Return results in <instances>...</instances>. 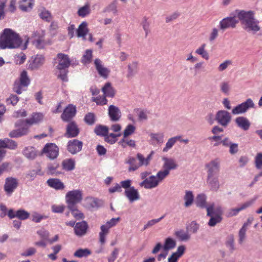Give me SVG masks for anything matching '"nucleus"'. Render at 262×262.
I'll return each instance as SVG.
<instances>
[{
	"instance_id": "obj_44",
	"label": "nucleus",
	"mask_w": 262,
	"mask_h": 262,
	"mask_svg": "<svg viewBox=\"0 0 262 262\" xmlns=\"http://www.w3.org/2000/svg\"><path fill=\"white\" fill-rule=\"evenodd\" d=\"M91 251L89 249H79L74 253L73 255L76 257L81 258L83 257H87L91 255Z\"/></svg>"
},
{
	"instance_id": "obj_37",
	"label": "nucleus",
	"mask_w": 262,
	"mask_h": 262,
	"mask_svg": "<svg viewBox=\"0 0 262 262\" xmlns=\"http://www.w3.org/2000/svg\"><path fill=\"white\" fill-rule=\"evenodd\" d=\"M102 91L105 97H113L115 96V90L111 85L110 82H107L105 84L102 89Z\"/></svg>"
},
{
	"instance_id": "obj_53",
	"label": "nucleus",
	"mask_w": 262,
	"mask_h": 262,
	"mask_svg": "<svg viewBox=\"0 0 262 262\" xmlns=\"http://www.w3.org/2000/svg\"><path fill=\"white\" fill-rule=\"evenodd\" d=\"M45 57L42 55H37L33 60L32 66L37 68L43 64Z\"/></svg>"
},
{
	"instance_id": "obj_23",
	"label": "nucleus",
	"mask_w": 262,
	"mask_h": 262,
	"mask_svg": "<svg viewBox=\"0 0 262 262\" xmlns=\"http://www.w3.org/2000/svg\"><path fill=\"white\" fill-rule=\"evenodd\" d=\"M18 128L11 131L9 134L10 138H19L26 135L29 133V126L26 125H21L18 127Z\"/></svg>"
},
{
	"instance_id": "obj_19",
	"label": "nucleus",
	"mask_w": 262,
	"mask_h": 262,
	"mask_svg": "<svg viewBox=\"0 0 262 262\" xmlns=\"http://www.w3.org/2000/svg\"><path fill=\"white\" fill-rule=\"evenodd\" d=\"M108 114L111 121L117 122L120 120L121 117V112L118 107L111 105L108 108Z\"/></svg>"
},
{
	"instance_id": "obj_3",
	"label": "nucleus",
	"mask_w": 262,
	"mask_h": 262,
	"mask_svg": "<svg viewBox=\"0 0 262 262\" xmlns=\"http://www.w3.org/2000/svg\"><path fill=\"white\" fill-rule=\"evenodd\" d=\"M222 214L223 211L221 207H219L215 209L213 204L208 205L207 207V215L210 217L208 223V225L214 227L221 222L223 219Z\"/></svg>"
},
{
	"instance_id": "obj_34",
	"label": "nucleus",
	"mask_w": 262,
	"mask_h": 262,
	"mask_svg": "<svg viewBox=\"0 0 262 262\" xmlns=\"http://www.w3.org/2000/svg\"><path fill=\"white\" fill-rule=\"evenodd\" d=\"M127 74L126 76L127 78H130L133 77L138 71V63L137 62L133 61L129 63L127 66Z\"/></svg>"
},
{
	"instance_id": "obj_61",
	"label": "nucleus",
	"mask_w": 262,
	"mask_h": 262,
	"mask_svg": "<svg viewBox=\"0 0 262 262\" xmlns=\"http://www.w3.org/2000/svg\"><path fill=\"white\" fill-rule=\"evenodd\" d=\"M39 16L42 19H44L48 22L50 21L52 19L51 14L47 10L42 11L39 14Z\"/></svg>"
},
{
	"instance_id": "obj_64",
	"label": "nucleus",
	"mask_w": 262,
	"mask_h": 262,
	"mask_svg": "<svg viewBox=\"0 0 262 262\" xmlns=\"http://www.w3.org/2000/svg\"><path fill=\"white\" fill-rule=\"evenodd\" d=\"M19 100V98L15 95H11L9 98H8L6 100V102L7 104H11L12 105L14 106L16 105Z\"/></svg>"
},
{
	"instance_id": "obj_40",
	"label": "nucleus",
	"mask_w": 262,
	"mask_h": 262,
	"mask_svg": "<svg viewBox=\"0 0 262 262\" xmlns=\"http://www.w3.org/2000/svg\"><path fill=\"white\" fill-rule=\"evenodd\" d=\"M100 229L101 231L99 233V241L103 245L105 242V236L108 233L110 228L104 224L101 226Z\"/></svg>"
},
{
	"instance_id": "obj_49",
	"label": "nucleus",
	"mask_w": 262,
	"mask_h": 262,
	"mask_svg": "<svg viewBox=\"0 0 262 262\" xmlns=\"http://www.w3.org/2000/svg\"><path fill=\"white\" fill-rule=\"evenodd\" d=\"M184 199L185 200V207H188L191 205L194 200V196L192 191H186Z\"/></svg>"
},
{
	"instance_id": "obj_51",
	"label": "nucleus",
	"mask_w": 262,
	"mask_h": 262,
	"mask_svg": "<svg viewBox=\"0 0 262 262\" xmlns=\"http://www.w3.org/2000/svg\"><path fill=\"white\" fill-rule=\"evenodd\" d=\"M91 12L89 4H85L84 6L80 8L78 10V15L82 17H84L87 15L89 14Z\"/></svg>"
},
{
	"instance_id": "obj_42",
	"label": "nucleus",
	"mask_w": 262,
	"mask_h": 262,
	"mask_svg": "<svg viewBox=\"0 0 262 262\" xmlns=\"http://www.w3.org/2000/svg\"><path fill=\"white\" fill-rule=\"evenodd\" d=\"M94 132L97 135L104 137L108 133V128L106 126L99 125L95 127Z\"/></svg>"
},
{
	"instance_id": "obj_10",
	"label": "nucleus",
	"mask_w": 262,
	"mask_h": 262,
	"mask_svg": "<svg viewBox=\"0 0 262 262\" xmlns=\"http://www.w3.org/2000/svg\"><path fill=\"white\" fill-rule=\"evenodd\" d=\"M18 186V180L13 177H8L5 180L4 189L8 196H10Z\"/></svg>"
},
{
	"instance_id": "obj_13",
	"label": "nucleus",
	"mask_w": 262,
	"mask_h": 262,
	"mask_svg": "<svg viewBox=\"0 0 262 262\" xmlns=\"http://www.w3.org/2000/svg\"><path fill=\"white\" fill-rule=\"evenodd\" d=\"M76 108L72 104H69L64 110L61 115V118L63 121L69 122L75 116Z\"/></svg>"
},
{
	"instance_id": "obj_26",
	"label": "nucleus",
	"mask_w": 262,
	"mask_h": 262,
	"mask_svg": "<svg viewBox=\"0 0 262 262\" xmlns=\"http://www.w3.org/2000/svg\"><path fill=\"white\" fill-rule=\"evenodd\" d=\"M101 205V201L93 197H86L84 200V206L89 209L98 208Z\"/></svg>"
},
{
	"instance_id": "obj_39",
	"label": "nucleus",
	"mask_w": 262,
	"mask_h": 262,
	"mask_svg": "<svg viewBox=\"0 0 262 262\" xmlns=\"http://www.w3.org/2000/svg\"><path fill=\"white\" fill-rule=\"evenodd\" d=\"M164 161L163 167L169 172L171 169H176L178 166L175 161L172 159L165 158Z\"/></svg>"
},
{
	"instance_id": "obj_38",
	"label": "nucleus",
	"mask_w": 262,
	"mask_h": 262,
	"mask_svg": "<svg viewBox=\"0 0 262 262\" xmlns=\"http://www.w3.org/2000/svg\"><path fill=\"white\" fill-rule=\"evenodd\" d=\"M71 211L72 215L77 220L83 219L84 215L81 211L79 210L75 205L68 206Z\"/></svg>"
},
{
	"instance_id": "obj_62",
	"label": "nucleus",
	"mask_w": 262,
	"mask_h": 262,
	"mask_svg": "<svg viewBox=\"0 0 262 262\" xmlns=\"http://www.w3.org/2000/svg\"><path fill=\"white\" fill-rule=\"evenodd\" d=\"M134 111L138 114L139 120H145L147 119V115L144 111L139 108H135Z\"/></svg>"
},
{
	"instance_id": "obj_21",
	"label": "nucleus",
	"mask_w": 262,
	"mask_h": 262,
	"mask_svg": "<svg viewBox=\"0 0 262 262\" xmlns=\"http://www.w3.org/2000/svg\"><path fill=\"white\" fill-rule=\"evenodd\" d=\"M159 184L156 176H151L142 182L140 185L146 189H152L157 187Z\"/></svg>"
},
{
	"instance_id": "obj_2",
	"label": "nucleus",
	"mask_w": 262,
	"mask_h": 262,
	"mask_svg": "<svg viewBox=\"0 0 262 262\" xmlns=\"http://www.w3.org/2000/svg\"><path fill=\"white\" fill-rule=\"evenodd\" d=\"M237 15L245 30L254 33L260 30L259 21L255 18L253 11L241 10L238 11Z\"/></svg>"
},
{
	"instance_id": "obj_41",
	"label": "nucleus",
	"mask_w": 262,
	"mask_h": 262,
	"mask_svg": "<svg viewBox=\"0 0 262 262\" xmlns=\"http://www.w3.org/2000/svg\"><path fill=\"white\" fill-rule=\"evenodd\" d=\"M174 235L181 241H187L190 238V235L187 231L183 230L177 231L174 233Z\"/></svg>"
},
{
	"instance_id": "obj_58",
	"label": "nucleus",
	"mask_w": 262,
	"mask_h": 262,
	"mask_svg": "<svg viewBox=\"0 0 262 262\" xmlns=\"http://www.w3.org/2000/svg\"><path fill=\"white\" fill-rule=\"evenodd\" d=\"M247 231L246 224H244L239 231V243L242 244L246 238V232Z\"/></svg>"
},
{
	"instance_id": "obj_14",
	"label": "nucleus",
	"mask_w": 262,
	"mask_h": 262,
	"mask_svg": "<svg viewBox=\"0 0 262 262\" xmlns=\"http://www.w3.org/2000/svg\"><path fill=\"white\" fill-rule=\"evenodd\" d=\"M238 23L235 16L227 17L222 19L219 24L220 29L225 30L230 28H234Z\"/></svg>"
},
{
	"instance_id": "obj_46",
	"label": "nucleus",
	"mask_w": 262,
	"mask_h": 262,
	"mask_svg": "<svg viewBox=\"0 0 262 262\" xmlns=\"http://www.w3.org/2000/svg\"><path fill=\"white\" fill-rule=\"evenodd\" d=\"M206 45L205 43L202 44L201 47H200L198 49L195 50V53L201 56V57L206 59H209V54L208 52L205 50V47Z\"/></svg>"
},
{
	"instance_id": "obj_57",
	"label": "nucleus",
	"mask_w": 262,
	"mask_h": 262,
	"mask_svg": "<svg viewBox=\"0 0 262 262\" xmlns=\"http://www.w3.org/2000/svg\"><path fill=\"white\" fill-rule=\"evenodd\" d=\"M105 96H99L93 98V101L96 103L97 105H103L107 104V100Z\"/></svg>"
},
{
	"instance_id": "obj_43",
	"label": "nucleus",
	"mask_w": 262,
	"mask_h": 262,
	"mask_svg": "<svg viewBox=\"0 0 262 262\" xmlns=\"http://www.w3.org/2000/svg\"><path fill=\"white\" fill-rule=\"evenodd\" d=\"M206 196L204 194H200L198 195L195 200V204L198 207L202 208H206L208 206L206 205Z\"/></svg>"
},
{
	"instance_id": "obj_59",
	"label": "nucleus",
	"mask_w": 262,
	"mask_h": 262,
	"mask_svg": "<svg viewBox=\"0 0 262 262\" xmlns=\"http://www.w3.org/2000/svg\"><path fill=\"white\" fill-rule=\"evenodd\" d=\"M59 165L58 163H55L51 164L48 166V171L51 174H57L60 173V172H57L56 170L59 167Z\"/></svg>"
},
{
	"instance_id": "obj_5",
	"label": "nucleus",
	"mask_w": 262,
	"mask_h": 262,
	"mask_svg": "<svg viewBox=\"0 0 262 262\" xmlns=\"http://www.w3.org/2000/svg\"><path fill=\"white\" fill-rule=\"evenodd\" d=\"M43 119V115L41 113H33L31 117L25 120H19L15 123V127H19L21 125H26L29 126L40 122Z\"/></svg>"
},
{
	"instance_id": "obj_50",
	"label": "nucleus",
	"mask_w": 262,
	"mask_h": 262,
	"mask_svg": "<svg viewBox=\"0 0 262 262\" xmlns=\"http://www.w3.org/2000/svg\"><path fill=\"white\" fill-rule=\"evenodd\" d=\"M176 245V243L174 239L170 237H168L165 239L163 249L165 251H167L174 248Z\"/></svg>"
},
{
	"instance_id": "obj_7",
	"label": "nucleus",
	"mask_w": 262,
	"mask_h": 262,
	"mask_svg": "<svg viewBox=\"0 0 262 262\" xmlns=\"http://www.w3.org/2000/svg\"><path fill=\"white\" fill-rule=\"evenodd\" d=\"M41 152L49 159L53 160L58 156L59 148L55 144L49 143L45 145Z\"/></svg>"
},
{
	"instance_id": "obj_24",
	"label": "nucleus",
	"mask_w": 262,
	"mask_h": 262,
	"mask_svg": "<svg viewBox=\"0 0 262 262\" xmlns=\"http://www.w3.org/2000/svg\"><path fill=\"white\" fill-rule=\"evenodd\" d=\"M48 185L57 190H63L65 186L63 182L58 179L56 178H50L47 181Z\"/></svg>"
},
{
	"instance_id": "obj_48",
	"label": "nucleus",
	"mask_w": 262,
	"mask_h": 262,
	"mask_svg": "<svg viewBox=\"0 0 262 262\" xmlns=\"http://www.w3.org/2000/svg\"><path fill=\"white\" fill-rule=\"evenodd\" d=\"M120 136H121L120 133H118V134L111 133L110 134H108V133L107 134V135L105 136L104 140L106 142H107L111 144H113L117 141V137H120Z\"/></svg>"
},
{
	"instance_id": "obj_9",
	"label": "nucleus",
	"mask_w": 262,
	"mask_h": 262,
	"mask_svg": "<svg viewBox=\"0 0 262 262\" xmlns=\"http://www.w3.org/2000/svg\"><path fill=\"white\" fill-rule=\"evenodd\" d=\"M30 40L32 45L38 49H43L46 46L51 44L50 41L45 40L43 35H40L37 32L33 33Z\"/></svg>"
},
{
	"instance_id": "obj_35",
	"label": "nucleus",
	"mask_w": 262,
	"mask_h": 262,
	"mask_svg": "<svg viewBox=\"0 0 262 262\" xmlns=\"http://www.w3.org/2000/svg\"><path fill=\"white\" fill-rule=\"evenodd\" d=\"M62 169L66 171H71L75 168V161L73 159H67L62 161Z\"/></svg>"
},
{
	"instance_id": "obj_47",
	"label": "nucleus",
	"mask_w": 262,
	"mask_h": 262,
	"mask_svg": "<svg viewBox=\"0 0 262 262\" xmlns=\"http://www.w3.org/2000/svg\"><path fill=\"white\" fill-rule=\"evenodd\" d=\"M123 148H125L127 146L134 147L136 146L135 141L133 140L128 139L123 137L118 143Z\"/></svg>"
},
{
	"instance_id": "obj_54",
	"label": "nucleus",
	"mask_w": 262,
	"mask_h": 262,
	"mask_svg": "<svg viewBox=\"0 0 262 262\" xmlns=\"http://www.w3.org/2000/svg\"><path fill=\"white\" fill-rule=\"evenodd\" d=\"M95 116L92 113H89L86 114L84 118L85 122L90 125H93L95 122Z\"/></svg>"
},
{
	"instance_id": "obj_45",
	"label": "nucleus",
	"mask_w": 262,
	"mask_h": 262,
	"mask_svg": "<svg viewBox=\"0 0 262 262\" xmlns=\"http://www.w3.org/2000/svg\"><path fill=\"white\" fill-rule=\"evenodd\" d=\"M88 32L87 23L85 21L82 22L78 27L77 31L78 37H84Z\"/></svg>"
},
{
	"instance_id": "obj_20",
	"label": "nucleus",
	"mask_w": 262,
	"mask_h": 262,
	"mask_svg": "<svg viewBox=\"0 0 262 262\" xmlns=\"http://www.w3.org/2000/svg\"><path fill=\"white\" fill-rule=\"evenodd\" d=\"M88 228L89 226L86 222L83 221L78 222L74 226V233L78 236H82L86 233Z\"/></svg>"
},
{
	"instance_id": "obj_33",
	"label": "nucleus",
	"mask_w": 262,
	"mask_h": 262,
	"mask_svg": "<svg viewBox=\"0 0 262 262\" xmlns=\"http://www.w3.org/2000/svg\"><path fill=\"white\" fill-rule=\"evenodd\" d=\"M23 154L28 159H33L37 155V151L33 146H27L23 149Z\"/></svg>"
},
{
	"instance_id": "obj_29",
	"label": "nucleus",
	"mask_w": 262,
	"mask_h": 262,
	"mask_svg": "<svg viewBox=\"0 0 262 262\" xmlns=\"http://www.w3.org/2000/svg\"><path fill=\"white\" fill-rule=\"evenodd\" d=\"M207 183L210 189L213 191H217L220 186L217 176H207Z\"/></svg>"
},
{
	"instance_id": "obj_63",
	"label": "nucleus",
	"mask_w": 262,
	"mask_h": 262,
	"mask_svg": "<svg viewBox=\"0 0 262 262\" xmlns=\"http://www.w3.org/2000/svg\"><path fill=\"white\" fill-rule=\"evenodd\" d=\"M150 137L152 140L157 141V143H162L163 142L164 135L162 133L159 134H151Z\"/></svg>"
},
{
	"instance_id": "obj_28",
	"label": "nucleus",
	"mask_w": 262,
	"mask_h": 262,
	"mask_svg": "<svg viewBox=\"0 0 262 262\" xmlns=\"http://www.w3.org/2000/svg\"><path fill=\"white\" fill-rule=\"evenodd\" d=\"M253 201H250L247 202H245L243 204L241 205V207L236 208H233L230 209L227 213V217H231L233 216L236 215L239 211L247 208V207L251 206Z\"/></svg>"
},
{
	"instance_id": "obj_36",
	"label": "nucleus",
	"mask_w": 262,
	"mask_h": 262,
	"mask_svg": "<svg viewBox=\"0 0 262 262\" xmlns=\"http://www.w3.org/2000/svg\"><path fill=\"white\" fill-rule=\"evenodd\" d=\"M126 163L129 165L128 168V171L129 172L134 171L140 167L139 162H138L137 159L134 157H128L126 161Z\"/></svg>"
},
{
	"instance_id": "obj_4",
	"label": "nucleus",
	"mask_w": 262,
	"mask_h": 262,
	"mask_svg": "<svg viewBox=\"0 0 262 262\" xmlns=\"http://www.w3.org/2000/svg\"><path fill=\"white\" fill-rule=\"evenodd\" d=\"M30 82V80L28 76L27 72L26 71H23L20 74L19 79L15 81L13 90L17 94H20L23 91L26 90Z\"/></svg>"
},
{
	"instance_id": "obj_6",
	"label": "nucleus",
	"mask_w": 262,
	"mask_h": 262,
	"mask_svg": "<svg viewBox=\"0 0 262 262\" xmlns=\"http://www.w3.org/2000/svg\"><path fill=\"white\" fill-rule=\"evenodd\" d=\"M66 199L68 206L75 205L82 199V192L80 190H73L67 192Z\"/></svg>"
},
{
	"instance_id": "obj_17",
	"label": "nucleus",
	"mask_w": 262,
	"mask_h": 262,
	"mask_svg": "<svg viewBox=\"0 0 262 262\" xmlns=\"http://www.w3.org/2000/svg\"><path fill=\"white\" fill-rule=\"evenodd\" d=\"M8 216L11 219L17 217L20 220H25L29 218L30 213L23 209H19L14 211L13 209L9 210Z\"/></svg>"
},
{
	"instance_id": "obj_15",
	"label": "nucleus",
	"mask_w": 262,
	"mask_h": 262,
	"mask_svg": "<svg viewBox=\"0 0 262 262\" xmlns=\"http://www.w3.org/2000/svg\"><path fill=\"white\" fill-rule=\"evenodd\" d=\"M57 58L58 61V64L56 66L57 69L59 71L67 69L71 63L68 56L62 53H59L57 54Z\"/></svg>"
},
{
	"instance_id": "obj_18",
	"label": "nucleus",
	"mask_w": 262,
	"mask_h": 262,
	"mask_svg": "<svg viewBox=\"0 0 262 262\" xmlns=\"http://www.w3.org/2000/svg\"><path fill=\"white\" fill-rule=\"evenodd\" d=\"M94 64L99 75L104 79L107 78L110 73V70L104 67L102 62L98 58L95 60Z\"/></svg>"
},
{
	"instance_id": "obj_22",
	"label": "nucleus",
	"mask_w": 262,
	"mask_h": 262,
	"mask_svg": "<svg viewBox=\"0 0 262 262\" xmlns=\"http://www.w3.org/2000/svg\"><path fill=\"white\" fill-rule=\"evenodd\" d=\"M79 133V129L74 121L70 122L67 126L65 136L67 138H73L76 137Z\"/></svg>"
},
{
	"instance_id": "obj_16",
	"label": "nucleus",
	"mask_w": 262,
	"mask_h": 262,
	"mask_svg": "<svg viewBox=\"0 0 262 262\" xmlns=\"http://www.w3.org/2000/svg\"><path fill=\"white\" fill-rule=\"evenodd\" d=\"M83 143L76 139L70 140L67 144V150L71 154L74 155L81 151Z\"/></svg>"
},
{
	"instance_id": "obj_30",
	"label": "nucleus",
	"mask_w": 262,
	"mask_h": 262,
	"mask_svg": "<svg viewBox=\"0 0 262 262\" xmlns=\"http://www.w3.org/2000/svg\"><path fill=\"white\" fill-rule=\"evenodd\" d=\"M237 126L244 130H247L250 126V122L244 117H238L235 119Z\"/></svg>"
},
{
	"instance_id": "obj_11",
	"label": "nucleus",
	"mask_w": 262,
	"mask_h": 262,
	"mask_svg": "<svg viewBox=\"0 0 262 262\" xmlns=\"http://www.w3.org/2000/svg\"><path fill=\"white\" fill-rule=\"evenodd\" d=\"M254 106V103L251 98H248L244 102L237 105L234 107L232 113L233 114H239L245 113L249 108H253Z\"/></svg>"
},
{
	"instance_id": "obj_56",
	"label": "nucleus",
	"mask_w": 262,
	"mask_h": 262,
	"mask_svg": "<svg viewBox=\"0 0 262 262\" xmlns=\"http://www.w3.org/2000/svg\"><path fill=\"white\" fill-rule=\"evenodd\" d=\"M254 164L257 169H262V153L258 152L254 158Z\"/></svg>"
},
{
	"instance_id": "obj_31",
	"label": "nucleus",
	"mask_w": 262,
	"mask_h": 262,
	"mask_svg": "<svg viewBox=\"0 0 262 262\" xmlns=\"http://www.w3.org/2000/svg\"><path fill=\"white\" fill-rule=\"evenodd\" d=\"M154 151H151L150 154H149L146 158H145L142 154L138 153L137 154V158L139 160V164L140 167L143 165L147 166L151 160Z\"/></svg>"
},
{
	"instance_id": "obj_8",
	"label": "nucleus",
	"mask_w": 262,
	"mask_h": 262,
	"mask_svg": "<svg viewBox=\"0 0 262 262\" xmlns=\"http://www.w3.org/2000/svg\"><path fill=\"white\" fill-rule=\"evenodd\" d=\"M221 161L219 159L211 160L205 165L207 176H217L220 170Z\"/></svg>"
},
{
	"instance_id": "obj_1",
	"label": "nucleus",
	"mask_w": 262,
	"mask_h": 262,
	"mask_svg": "<svg viewBox=\"0 0 262 262\" xmlns=\"http://www.w3.org/2000/svg\"><path fill=\"white\" fill-rule=\"evenodd\" d=\"M22 40L19 35L12 29H5L0 34V48L15 49L20 47Z\"/></svg>"
},
{
	"instance_id": "obj_55",
	"label": "nucleus",
	"mask_w": 262,
	"mask_h": 262,
	"mask_svg": "<svg viewBox=\"0 0 262 262\" xmlns=\"http://www.w3.org/2000/svg\"><path fill=\"white\" fill-rule=\"evenodd\" d=\"M136 130V127L132 124H128L125 127L123 133V136L126 138L129 135L133 134Z\"/></svg>"
},
{
	"instance_id": "obj_12",
	"label": "nucleus",
	"mask_w": 262,
	"mask_h": 262,
	"mask_svg": "<svg viewBox=\"0 0 262 262\" xmlns=\"http://www.w3.org/2000/svg\"><path fill=\"white\" fill-rule=\"evenodd\" d=\"M215 119L220 124L226 127L230 123L231 116L229 112L222 110L217 112L215 116Z\"/></svg>"
},
{
	"instance_id": "obj_32",
	"label": "nucleus",
	"mask_w": 262,
	"mask_h": 262,
	"mask_svg": "<svg viewBox=\"0 0 262 262\" xmlns=\"http://www.w3.org/2000/svg\"><path fill=\"white\" fill-rule=\"evenodd\" d=\"M34 4L33 0H21L19 2V8L23 11L31 10Z\"/></svg>"
},
{
	"instance_id": "obj_25",
	"label": "nucleus",
	"mask_w": 262,
	"mask_h": 262,
	"mask_svg": "<svg viewBox=\"0 0 262 262\" xmlns=\"http://www.w3.org/2000/svg\"><path fill=\"white\" fill-rule=\"evenodd\" d=\"M124 194L130 202L138 200L140 199V195L137 189H135L134 187L126 189L124 191Z\"/></svg>"
},
{
	"instance_id": "obj_52",
	"label": "nucleus",
	"mask_w": 262,
	"mask_h": 262,
	"mask_svg": "<svg viewBox=\"0 0 262 262\" xmlns=\"http://www.w3.org/2000/svg\"><path fill=\"white\" fill-rule=\"evenodd\" d=\"M92 51L91 50H86L82 57V63L84 64L90 63L92 61Z\"/></svg>"
},
{
	"instance_id": "obj_27",
	"label": "nucleus",
	"mask_w": 262,
	"mask_h": 262,
	"mask_svg": "<svg viewBox=\"0 0 262 262\" xmlns=\"http://www.w3.org/2000/svg\"><path fill=\"white\" fill-rule=\"evenodd\" d=\"M0 147L15 150L17 147V143L15 141L9 138L0 139Z\"/></svg>"
},
{
	"instance_id": "obj_60",
	"label": "nucleus",
	"mask_w": 262,
	"mask_h": 262,
	"mask_svg": "<svg viewBox=\"0 0 262 262\" xmlns=\"http://www.w3.org/2000/svg\"><path fill=\"white\" fill-rule=\"evenodd\" d=\"M169 174V172L167 170H160L158 172L156 177L159 183Z\"/></svg>"
}]
</instances>
